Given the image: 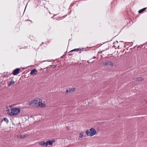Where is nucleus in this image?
Here are the masks:
<instances>
[{"mask_svg": "<svg viewBox=\"0 0 147 147\" xmlns=\"http://www.w3.org/2000/svg\"><path fill=\"white\" fill-rule=\"evenodd\" d=\"M15 82L13 80H11V81L10 82L9 84L8 85V86H10L11 85H12L13 84L15 83Z\"/></svg>", "mask_w": 147, "mask_h": 147, "instance_id": "f8f14e48", "label": "nucleus"}, {"mask_svg": "<svg viewBox=\"0 0 147 147\" xmlns=\"http://www.w3.org/2000/svg\"><path fill=\"white\" fill-rule=\"evenodd\" d=\"M41 100L38 98H36L34 100H33L34 103L33 104H39V102H40L41 101Z\"/></svg>", "mask_w": 147, "mask_h": 147, "instance_id": "0eeeda50", "label": "nucleus"}, {"mask_svg": "<svg viewBox=\"0 0 147 147\" xmlns=\"http://www.w3.org/2000/svg\"><path fill=\"white\" fill-rule=\"evenodd\" d=\"M33 103H34L33 100H32L30 101L29 102V104L30 105H31L32 104V103L33 104Z\"/></svg>", "mask_w": 147, "mask_h": 147, "instance_id": "a211bd4d", "label": "nucleus"}, {"mask_svg": "<svg viewBox=\"0 0 147 147\" xmlns=\"http://www.w3.org/2000/svg\"><path fill=\"white\" fill-rule=\"evenodd\" d=\"M69 93L73 92L75 91V89L74 88H69Z\"/></svg>", "mask_w": 147, "mask_h": 147, "instance_id": "9b49d317", "label": "nucleus"}, {"mask_svg": "<svg viewBox=\"0 0 147 147\" xmlns=\"http://www.w3.org/2000/svg\"><path fill=\"white\" fill-rule=\"evenodd\" d=\"M96 58V57H93L91 59H95Z\"/></svg>", "mask_w": 147, "mask_h": 147, "instance_id": "aec40b11", "label": "nucleus"}, {"mask_svg": "<svg viewBox=\"0 0 147 147\" xmlns=\"http://www.w3.org/2000/svg\"><path fill=\"white\" fill-rule=\"evenodd\" d=\"M94 62V61H92V63H93Z\"/></svg>", "mask_w": 147, "mask_h": 147, "instance_id": "5701e85b", "label": "nucleus"}, {"mask_svg": "<svg viewBox=\"0 0 147 147\" xmlns=\"http://www.w3.org/2000/svg\"><path fill=\"white\" fill-rule=\"evenodd\" d=\"M4 120L7 123L9 121L7 118H4Z\"/></svg>", "mask_w": 147, "mask_h": 147, "instance_id": "f3484780", "label": "nucleus"}, {"mask_svg": "<svg viewBox=\"0 0 147 147\" xmlns=\"http://www.w3.org/2000/svg\"><path fill=\"white\" fill-rule=\"evenodd\" d=\"M87 62H88V63H89L90 62H89V61H87Z\"/></svg>", "mask_w": 147, "mask_h": 147, "instance_id": "4be33fe9", "label": "nucleus"}, {"mask_svg": "<svg viewBox=\"0 0 147 147\" xmlns=\"http://www.w3.org/2000/svg\"><path fill=\"white\" fill-rule=\"evenodd\" d=\"M146 8H144L143 9H142L139 10L138 11V12L139 13H141L142 12H143V11H144V10H146Z\"/></svg>", "mask_w": 147, "mask_h": 147, "instance_id": "4468645a", "label": "nucleus"}, {"mask_svg": "<svg viewBox=\"0 0 147 147\" xmlns=\"http://www.w3.org/2000/svg\"><path fill=\"white\" fill-rule=\"evenodd\" d=\"M28 135L27 134H25L24 135H22L21 134H20L15 136L16 137H17L18 138H24L25 137L28 136Z\"/></svg>", "mask_w": 147, "mask_h": 147, "instance_id": "423d86ee", "label": "nucleus"}, {"mask_svg": "<svg viewBox=\"0 0 147 147\" xmlns=\"http://www.w3.org/2000/svg\"><path fill=\"white\" fill-rule=\"evenodd\" d=\"M43 43H44V42H42V44H43Z\"/></svg>", "mask_w": 147, "mask_h": 147, "instance_id": "b1692460", "label": "nucleus"}, {"mask_svg": "<svg viewBox=\"0 0 147 147\" xmlns=\"http://www.w3.org/2000/svg\"><path fill=\"white\" fill-rule=\"evenodd\" d=\"M36 71V69H32L31 71L30 74L32 75L35 72V71Z\"/></svg>", "mask_w": 147, "mask_h": 147, "instance_id": "2eb2a0df", "label": "nucleus"}, {"mask_svg": "<svg viewBox=\"0 0 147 147\" xmlns=\"http://www.w3.org/2000/svg\"><path fill=\"white\" fill-rule=\"evenodd\" d=\"M26 21H30V20H26ZM30 21L31 22H32V21Z\"/></svg>", "mask_w": 147, "mask_h": 147, "instance_id": "412c9836", "label": "nucleus"}, {"mask_svg": "<svg viewBox=\"0 0 147 147\" xmlns=\"http://www.w3.org/2000/svg\"><path fill=\"white\" fill-rule=\"evenodd\" d=\"M143 78L141 77L136 78L134 79L135 81H142L143 80Z\"/></svg>", "mask_w": 147, "mask_h": 147, "instance_id": "1a4fd4ad", "label": "nucleus"}, {"mask_svg": "<svg viewBox=\"0 0 147 147\" xmlns=\"http://www.w3.org/2000/svg\"><path fill=\"white\" fill-rule=\"evenodd\" d=\"M21 70L19 68H17L13 70L12 74L14 75H16L18 74L19 73V71H20Z\"/></svg>", "mask_w": 147, "mask_h": 147, "instance_id": "39448f33", "label": "nucleus"}, {"mask_svg": "<svg viewBox=\"0 0 147 147\" xmlns=\"http://www.w3.org/2000/svg\"><path fill=\"white\" fill-rule=\"evenodd\" d=\"M55 142V140L54 139L47 141L46 142V146H47L48 145H52Z\"/></svg>", "mask_w": 147, "mask_h": 147, "instance_id": "20e7f679", "label": "nucleus"}, {"mask_svg": "<svg viewBox=\"0 0 147 147\" xmlns=\"http://www.w3.org/2000/svg\"><path fill=\"white\" fill-rule=\"evenodd\" d=\"M80 50H81V49H74L73 50H72L71 51L69 52H73V51H80Z\"/></svg>", "mask_w": 147, "mask_h": 147, "instance_id": "ddd939ff", "label": "nucleus"}, {"mask_svg": "<svg viewBox=\"0 0 147 147\" xmlns=\"http://www.w3.org/2000/svg\"><path fill=\"white\" fill-rule=\"evenodd\" d=\"M42 100H41L40 102H39L38 105L40 107H45L46 106V105L45 104L42 103Z\"/></svg>", "mask_w": 147, "mask_h": 147, "instance_id": "6e6552de", "label": "nucleus"}, {"mask_svg": "<svg viewBox=\"0 0 147 147\" xmlns=\"http://www.w3.org/2000/svg\"><path fill=\"white\" fill-rule=\"evenodd\" d=\"M69 89H67L66 91V93H68V92H69Z\"/></svg>", "mask_w": 147, "mask_h": 147, "instance_id": "6ab92c4d", "label": "nucleus"}, {"mask_svg": "<svg viewBox=\"0 0 147 147\" xmlns=\"http://www.w3.org/2000/svg\"><path fill=\"white\" fill-rule=\"evenodd\" d=\"M8 112V114L10 116H15L20 113V110L19 108H13L11 109V111Z\"/></svg>", "mask_w": 147, "mask_h": 147, "instance_id": "f257e3e1", "label": "nucleus"}, {"mask_svg": "<svg viewBox=\"0 0 147 147\" xmlns=\"http://www.w3.org/2000/svg\"><path fill=\"white\" fill-rule=\"evenodd\" d=\"M86 132L88 136H92L96 134V131L94 129L92 128L87 130Z\"/></svg>", "mask_w": 147, "mask_h": 147, "instance_id": "f03ea898", "label": "nucleus"}, {"mask_svg": "<svg viewBox=\"0 0 147 147\" xmlns=\"http://www.w3.org/2000/svg\"><path fill=\"white\" fill-rule=\"evenodd\" d=\"M39 144L41 146H46V142H45L44 141H42L40 142L39 143Z\"/></svg>", "mask_w": 147, "mask_h": 147, "instance_id": "9d476101", "label": "nucleus"}, {"mask_svg": "<svg viewBox=\"0 0 147 147\" xmlns=\"http://www.w3.org/2000/svg\"><path fill=\"white\" fill-rule=\"evenodd\" d=\"M83 134H84L83 132H81L80 133V134L79 136L80 138H82L83 137V136H84Z\"/></svg>", "mask_w": 147, "mask_h": 147, "instance_id": "dca6fc26", "label": "nucleus"}, {"mask_svg": "<svg viewBox=\"0 0 147 147\" xmlns=\"http://www.w3.org/2000/svg\"><path fill=\"white\" fill-rule=\"evenodd\" d=\"M102 64L104 66H110L111 67L114 65V64L111 61L109 60H106L105 62H102Z\"/></svg>", "mask_w": 147, "mask_h": 147, "instance_id": "7ed1b4c3", "label": "nucleus"}]
</instances>
